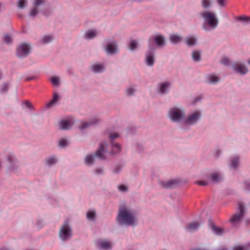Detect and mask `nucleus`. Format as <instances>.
I'll return each mask as SVG.
<instances>
[{
	"instance_id": "nucleus-1",
	"label": "nucleus",
	"mask_w": 250,
	"mask_h": 250,
	"mask_svg": "<svg viewBox=\"0 0 250 250\" xmlns=\"http://www.w3.org/2000/svg\"><path fill=\"white\" fill-rule=\"evenodd\" d=\"M116 221L120 225L134 226L137 224V218L130 209L125 206H121L119 208Z\"/></svg>"
},
{
	"instance_id": "nucleus-2",
	"label": "nucleus",
	"mask_w": 250,
	"mask_h": 250,
	"mask_svg": "<svg viewBox=\"0 0 250 250\" xmlns=\"http://www.w3.org/2000/svg\"><path fill=\"white\" fill-rule=\"evenodd\" d=\"M201 15L210 27L213 28L217 27L218 21L213 13L209 11H205L202 12Z\"/></svg>"
},
{
	"instance_id": "nucleus-3",
	"label": "nucleus",
	"mask_w": 250,
	"mask_h": 250,
	"mask_svg": "<svg viewBox=\"0 0 250 250\" xmlns=\"http://www.w3.org/2000/svg\"><path fill=\"white\" fill-rule=\"evenodd\" d=\"M168 114L172 121L179 122L183 119L185 113L182 109L174 107L170 109Z\"/></svg>"
},
{
	"instance_id": "nucleus-4",
	"label": "nucleus",
	"mask_w": 250,
	"mask_h": 250,
	"mask_svg": "<svg viewBox=\"0 0 250 250\" xmlns=\"http://www.w3.org/2000/svg\"><path fill=\"white\" fill-rule=\"evenodd\" d=\"M71 230L67 223L65 222L62 227L60 231V238L63 241H66L71 236Z\"/></svg>"
},
{
	"instance_id": "nucleus-5",
	"label": "nucleus",
	"mask_w": 250,
	"mask_h": 250,
	"mask_svg": "<svg viewBox=\"0 0 250 250\" xmlns=\"http://www.w3.org/2000/svg\"><path fill=\"white\" fill-rule=\"evenodd\" d=\"M30 46L29 44L26 43H21L17 49V54L19 57H24L29 53Z\"/></svg>"
},
{
	"instance_id": "nucleus-6",
	"label": "nucleus",
	"mask_w": 250,
	"mask_h": 250,
	"mask_svg": "<svg viewBox=\"0 0 250 250\" xmlns=\"http://www.w3.org/2000/svg\"><path fill=\"white\" fill-rule=\"evenodd\" d=\"M238 208L239 212L233 215L230 219V222L233 224L239 223L244 215V207L242 203H239Z\"/></svg>"
},
{
	"instance_id": "nucleus-7",
	"label": "nucleus",
	"mask_w": 250,
	"mask_h": 250,
	"mask_svg": "<svg viewBox=\"0 0 250 250\" xmlns=\"http://www.w3.org/2000/svg\"><path fill=\"white\" fill-rule=\"evenodd\" d=\"M232 69L237 73H240L242 75L245 74L248 71L247 67L241 63H234L232 66Z\"/></svg>"
},
{
	"instance_id": "nucleus-8",
	"label": "nucleus",
	"mask_w": 250,
	"mask_h": 250,
	"mask_svg": "<svg viewBox=\"0 0 250 250\" xmlns=\"http://www.w3.org/2000/svg\"><path fill=\"white\" fill-rule=\"evenodd\" d=\"M200 114L198 111H195L190 114L186 120V123L188 124L195 123L200 118Z\"/></svg>"
},
{
	"instance_id": "nucleus-9",
	"label": "nucleus",
	"mask_w": 250,
	"mask_h": 250,
	"mask_svg": "<svg viewBox=\"0 0 250 250\" xmlns=\"http://www.w3.org/2000/svg\"><path fill=\"white\" fill-rule=\"evenodd\" d=\"M152 41H154L156 44L160 47L163 46L166 44V39L165 37L161 35L156 36L153 40L150 39L148 41L149 44Z\"/></svg>"
},
{
	"instance_id": "nucleus-10",
	"label": "nucleus",
	"mask_w": 250,
	"mask_h": 250,
	"mask_svg": "<svg viewBox=\"0 0 250 250\" xmlns=\"http://www.w3.org/2000/svg\"><path fill=\"white\" fill-rule=\"evenodd\" d=\"M106 146V143H101L100 145V148L99 150L96 152L95 156L100 158V159H104L105 156L104 155V152Z\"/></svg>"
},
{
	"instance_id": "nucleus-11",
	"label": "nucleus",
	"mask_w": 250,
	"mask_h": 250,
	"mask_svg": "<svg viewBox=\"0 0 250 250\" xmlns=\"http://www.w3.org/2000/svg\"><path fill=\"white\" fill-rule=\"evenodd\" d=\"M106 51L107 53L111 55L116 53L118 52L116 42H114L107 44L106 47Z\"/></svg>"
},
{
	"instance_id": "nucleus-12",
	"label": "nucleus",
	"mask_w": 250,
	"mask_h": 250,
	"mask_svg": "<svg viewBox=\"0 0 250 250\" xmlns=\"http://www.w3.org/2000/svg\"><path fill=\"white\" fill-rule=\"evenodd\" d=\"M200 224L197 222H192L188 224L187 227V230L190 232L196 230L199 227Z\"/></svg>"
},
{
	"instance_id": "nucleus-13",
	"label": "nucleus",
	"mask_w": 250,
	"mask_h": 250,
	"mask_svg": "<svg viewBox=\"0 0 250 250\" xmlns=\"http://www.w3.org/2000/svg\"><path fill=\"white\" fill-rule=\"evenodd\" d=\"M72 123L69 120L62 121L60 123V128L62 129H68L71 127Z\"/></svg>"
},
{
	"instance_id": "nucleus-14",
	"label": "nucleus",
	"mask_w": 250,
	"mask_h": 250,
	"mask_svg": "<svg viewBox=\"0 0 250 250\" xmlns=\"http://www.w3.org/2000/svg\"><path fill=\"white\" fill-rule=\"evenodd\" d=\"M146 62L149 66H152L154 62V57L153 54L148 53L146 54Z\"/></svg>"
},
{
	"instance_id": "nucleus-15",
	"label": "nucleus",
	"mask_w": 250,
	"mask_h": 250,
	"mask_svg": "<svg viewBox=\"0 0 250 250\" xmlns=\"http://www.w3.org/2000/svg\"><path fill=\"white\" fill-rule=\"evenodd\" d=\"M169 40L172 43L177 44L182 41V38L177 34H171L170 35Z\"/></svg>"
},
{
	"instance_id": "nucleus-16",
	"label": "nucleus",
	"mask_w": 250,
	"mask_h": 250,
	"mask_svg": "<svg viewBox=\"0 0 250 250\" xmlns=\"http://www.w3.org/2000/svg\"><path fill=\"white\" fill-rule=\"evenodd\" d=\"M99 247L104 250H108L112 248L111 244L107 241H101L98 243Z\"/></svg>"
},
{
	"instance_id": "nucleus-17",
	"label": "nucleus",
	"mask_w": 250,
	"mask_h": 250,
	"mask_svg": "<svg viewBox=\"0 0 250 250\" xmlns=\"http://www.w3.org/2000/svg\"><path fill=\"white\" fill-rule=\"evenodd\" d=\"M207 80L209 83L215 84L219 81L220 78L214 74H210L207 76Z\"/></svg>"
},
{
	"instance_id": "nucleus-18",
	"label": "nucleus",
	"mask_w": 250,
	"mask_h": 250,
	"mask_svg": "<svg viewBox=\"0 0 250 250\" xmlns=\"http://www.w3.org/2000/svg\"><path fill=\"white\" fill-rule=\"evenodd\" d=\"M177 185V181L175 180L170 181L167 182H161V185L162 187L166 188H173Z\"/></svg>"
},
{
	"instance_id": "nucleus-19",
	"label": "nucleus",
	"mask_w": 250,
	"mask_h": 250,
	"mask_svg": "<svg viewBox=\"0 0 250 250\" xmlns=\"http://www.w3.org/2000/svg\"><path fill=\"white\" fill-rule=\"evenodd\" d=\"M59 99V96L57 93H54L53 96V99L46 104L47 108L51 107L56 102L58 101Z\"/></svg>"
},
{
	"instance_id": "nucleus-20",
	"label": "nucleus",
	"mask_w": 250,
	"mask_h": 250,
	"mask_svg": "<svg viewBox=\"0 0 250 250\" xmlns=\"http://www.w3.org/2000/svg\"><path fill=\"white\" fill-rule=\"evenodd\" d=\"M210 228L217 235H221L223 233V229L216 226L214 224H211Z\"/></svg>"
},
{
	"instance_id": "nucleus-21",
	"label": "nucleus",
	"mask_w": 250,
	"mask_h": 250,
	"mask_svg": "<svg viewBox=\"0 0 250 250\" xmlns=\"http://www.w3.org/2000/svg\"><path fill=\"white\" fill-rule=\"evenodd\" d=\"M170 84L168 83H165L160 85V92L162 94L166 93L168 91Z\"/></svg>"
},
{
	"instance_id": "nucleus-22",
	"label": "nucleus",
	"mask_w": 250,
	"mask_h": 250,
	"mask_svg": "<svg viewBox=\"0 0 250 250\" xmlns=\"http://www.w3.org/2000/svg\"><path fill=\"white\" fill-rule=\"evenodd\" d=\"M97 35V33L95 30L87 31L85 34V37L87 39H92Z\"/></svg>"
},
{
	"instance_id": "nucleus-23",
	"label": "nucleus",
	"mask_w": 250,
	"mask_h": 250,
	"mask_svg": "<svg viewBox=\"0 0 250 250\" xmlns=\"http://www.w3.org/2000/svg\"><path fill=\"white\" fill-rule=\"evenodd\" d=\"M250 249V243H248L244 246H236L233 248V250H249Z\"/></svg>"
},
{
	"instance_id": "nucleus-24",
	"label": "nucleus",
	"mask_w": 250,
	"mask_h": 250,
	"mask_svg": "<svg viewBox=\"0 0 250 250\" xmlns=\"http://www.w3.org/2000/svg\"><path fill=\"white\" fill-rule=\"evenodd\" d=\"M104 68V65L102 64H96L92 67V70L95 73L101 72Z\"/></svg>"
},
{
	"instance_id": "nucleus-25",
	"label": "nucleus",
	"mask_w": 250,
	"mask_h": 250,
	"mask_svg": "<svg viewBox=\"0 0 250 250\" xmlns=\"http://www.w3.org/2000/svg\"><path fill=\"white\" fill-rule=\"evenodd\" d=\"M192 57L194 61L198 62L200 60V53L199 51L194 50L192 53Z\"/></svg>"
},
{
	"instance_id": "nucleus-26",
	"label": "nucleus",
	"mask_w": 250,
	"mask_h": 250,
	"mask_svg": "<svg viewBox=\"0 0 250 250\" xmlns=\"http://www.w3.org/2000/svg\"><path fill=\"white\" fill-rule=\"evenodd\" d=\"M94 156L91 155H87L84 160V162L86 165H92L94 160Z\"/></svg>"
},
{
	"instance_id": "nucleus-27",
	"label": "nucleus",
	"mask_w": 250,
	"mask_h": 250,
	"mask_svg": "<svg viewBox=\"0 0 250 250\" xmlns=\"http://www.w3.org/2000/svg\"><path fill=\"white\" fill-rule=\"evenodd\" d=\"M196 42V40L194 37H188L186 39V43L189 46L194 45Z\"/></svg>"
},
{
	"instance_id": "nucleus-28",
	"label": "nucleus",
	"mask_w": 250,
	"mask_h": 250,
	"mask_svg": "<svg viewBox=\"0 0 250 250\" xmlns=\"http://www.w3.org/2000/svg\"><path fill=\"white\" fill-rule=\"evenodd\" d=\"M112 153L113 154H116L120 152L121 150L120 146L117 144H112Z\"/></svg>"
},
{
	"instance_id": "nucleus-29",
	"label": "nucleus",
	"mask_w": 250,
	"mask_h": 250,
	"mask_svg": "<svg viewBox=\"0 0 250 250\" xmlns=\"http://www.w3.org/2000/svg\"><path fill=\"white\" fill-rule=\"evenodd\" d=\"M53 40V38L51 36L47 35L44 36L41 40V42L42 43L45 44L51 42Z\"/></svg>"
},
{
	"instance_id": "nucleus-30",
	"label": "nucleus",
	"mask_w": 250,
	"mask_h": 250,
	"mask_svg": "<svg viewBox=\"0 0 250 250\" xmlns=\"http://www.w3.org/2000/svg\"><path fill=\"white\" fill-rule=\"evenodd\" d=\"M57 162V159L55 157H51L46 160V164L49 166H52Z\"/></svg>"
},
{
	"instance_id": "nucleus-31",
	"label": "nucleus",
	"mask_w": 250,
	"mask_h": 250,
	"mask_svg": "<svg viewBox=\"0 0 250 250\" xmlns=\"http://www.w3.org/2000/svg\"><path fill=\"white\" fill-rule=\"evenodd\" d=\"M220 174L217 172H214L211 175V179L213 182H218L220 180Z\"/></svg>"
},
{
	"instance_id": "nucleus-32",
	"label": "nucleus",
	"mask_w": 250,
	"mask_h": 250,
	"mask_svg": "<svg viewBox=\"0 0 250 250\" xmlns=\"http://www.w3.org/2000/svg\"><path fill=\"white\" fill-rule=\"evenodd\" d=\"M138 46V42L135 40H131L129 44V49L130 50H133Z\"/></svg>"
},
{
	"instance_id": "nucleus-33",
	"label": "nucleus",
	"mask_w": 250,
	"mask_h": 250,
	"mask_svg": "<svg viewBox=\"0 0 250 250\" xmlns=\"http://www.w3.org/2000/svg\"><path fill=\"white\" fill-rule=\"evenodd\" d=\"M51 82L54 86H58L60 85L59 79L56 76L52 77L50 78Z\"/></svg>"
},
{
	"instance_id": "nucleus-34",
	"label": "nucleus",
	"mask_w": 250,
	"mask_h": 250,
	"mask_svg": "<svg viewBox=\"0 0 250 250\" xmlns=\"http://www.w3.org/2000/svg\"><path fill=\"white\" fill-rule=\"evenodd\" d=\"M202 5L204 8L207 9L210 6V1L209 0H202Z\"/></svg>"
},
{
	"instance_id": "nucleus-35",
	"label": "nucleus",
	"mask_w": 250,
	"mask_h": 250,
	"mask_svg": "<svg viewBox=\"0 0 250 250\" xmlns=\"http://www.w3.org/2000/svg\"><path fill=\"white\" fill-rule=\"evenodd\" d=\"M239 165V159L238 157H235L231 160V166L233 167H236Z\"/></svg>"
},
{
	"instance_id": "nucleus-36",
	"label": "nucleus",
	"mask_w": 250,
	"mask_h": 250,
	"mask_svg": "<svg viewBox=\"0 0 250 250\" xmlns=\"http://www.w3.org/2000/svg\"><path fill=\"white\" fill-rule=\"evenodd\" d=\"M95 217V212L94 211H90L87 213V218L90 220H93Z\"/></svg>"
},
{
	"instance_id": "nucleus-37",
	"label": "nucleus",
	"mask_w": 250,
	"mask_h": 250,
	"mask_svg": "<svg viewBox=\"0 0 250 250\" xmlns=\"http://www.w3.org/2000/svg\"><path fill=\"white\" fill-rule=\"evenodd\" d=\"M26 3V0H19L18 3V7L21 9L23 8Z\"/></svg>"
},
{
	"instance_id": "nucleus-38",
	"label": "nucleus",
	"mask_w": 250,
	"mask_h": 250,
	"mask_svg": "<svg viewBox=\"0 0 250 250\" xmlns=\"http://www.w3.org/2000/svg\"><path fill=\"white\" fill-rule=\"evenodd\" d=\"M59 146L60 147H64L67 145V141L66 139H61L59 142Z\"/></svg>"
},
{
	"instance_id": "nucleus-39",
	"label": "nucleus",
	"mask_w": 250,
	"mask_h": 250,
	"mask_svg": "<svg viewBox=\"0 0 250 250\" xmlns=\"http://www.w3.org/2000/svg\"><path fill=\"white\" fill-rule=\"evenodd\" d=\"M4 41L5 42L9 43L12 42V39L10 35L6 34L4 36Z\"/></svg>"
},
{
	"instance_id": "nucleus-40",
	"label": "nucleus",
	"mask_w": 250,
	"mask_h": 250,
	"mask_svg": "<svg viewBox=\"0 0 250 250\" xmlns=\"http://www.w3.org/2000/svg\"><path fill=\"white\" fill-rule=\"evenodd\" d=\"M8 86L7 84L4 83L2 85L1 88L0 89V91L1 92H7L8 91Z\"/></svg>"
},
{
	"instance_id": "nucleus-41",
	"label": "nucleus",
	"mask_w": 250,
	"mask_h": 250,
	"mask_svg": "<svg viewBox=\"0 0 250 250\" xmlns=\"http://www.w3.org/2000/svg\"><path fill=\"white\" fill-rule=\"evenodd\" d=\"M118 189L122 191H126L127 190V187L124 185H121L118 186Z\"/></svg>"
},
{
	"instance_id": "nucleus-42",
	"label": "nucleus",
	"mask_w": 250,
	"mask_h": 250,
	"mask_svg": "<svg viewBox=\"0 0 250 250\" xmlns=\"http://www.w3.org/2000/svg\"><path fill=\"white\" fill-rule=\"evenodd\" d=\"M229 59L226 57H223L222 58L221 63L225 65H228L229 64Z\"/></svg>"
},
{
	"instance_id": "nucleus-43",
	"label": "nucleus",
	"mask_w": 250,
	"mask_h": 250,
	"mask_svg": "<svg viewBox=\"0 0 250 250\" xmlns=\"http://www.w3.org/2000/svg\"><path fill=\"white\" fill-rule=\"evenodd\" d=\"M250 18L246 16H241L238 18V20L242 21H247L250 20Z\"/></svg>"
},
{
	"instance_id": "nucleus-44",
	"label": "nucleus",
	"mask_w": 250,
	"mask_h": 250,
	"mask_svg": "<svg viewBox=\"0 0 250 250\" xmlns=\"http://www.w3.org/2000/svg\"><path fill=\"white\" fill-rule=\"evenodd\" d=\"M38 10L36 8H34L31 10L30 13V15L31 16H35L38 14Z\"/></svg>"
},
{
	"instance_id": "nucleus-45",
	"label": "nucleus",
	"mask_w": 250,
	"mask_h": 250,
	"mask_svg": "<svg viewBox=\"0 0 250 250\" xmlns=\"http://www.w3.org/2000/svg\"><path fill=\"white\" fill-rule=\"evenodd\" d=\"M134 92V90L132 88H129L126 91V94L127 95H132Z\"/></svg>"
},
{
	"instance_id": "nucleus-46",
	"label": "nucleus",
	"mask_w": 250,
	"mask_h": 250,
	"mask_svg": "<svg viewBox=\"0 0 250 250\" xmlns=\"http://www.w3.org/2000/svg\"><path fill=\"white\" fill-rule=\"evenodd\" d=\"M44 2V0H35V5L36 6H38L42 4H43Z\"/></svg>"
},
{
	"instance_id": "nucleus-47",
	"label": "nucleus",
	"mask_w": 250,
	"mask_h": 250,
	"mask_svg": "<svg viewBox=\"0 0 250 250\" xmlns=\"http://www.w3.org/2000/svg\"><path fill=\"white\" fill-rule=\"evenodd\" d=\"M90 125V124L89 123H87V122L82 123L81 124V128L82 129H83V128H85L88 127Z\"/></svg>"
},
{
	"instance_id": "nucleus-48",
	"label": "nucleus",
	"mask_w": 250,
	"mask_h": 250,
	"mask_svg": "<svg viewBox=\"0 0 250 250\" xmlns=\"http://www.w3.org/2000/svg\"><path fill=\"white\" fill-rule=\"evenodd\" d=\"M118 134L117 133H113L110 134L109 138L111 139H114L118 137Z\"/></svg>"
},
{
	"instance_id": "nucleus-49",
	"label": "nucleus",
	"mask_w": 250,
	"mask_h": 250,
	"mask_svg": "<svg viewBox=\"0 0 250 250\" xmlns=\"http://www.w3.org/2000/svg\"><path fill=\"white\" fill-rule=\"evenodd\" d=\"M103 171V170L102 168H98L95 170V173L97 175H100V174H102Z\"/></svg>"
},
{
	"instance_id": "nucleus-50",
	"label": "nucleus",
	"mask_w": 250,
	"mask_h": 250,
	"mask_svg": "<svg viewBox=\"0 0 250 250\" xmlns=\"http://www.w3.org/2000/svg\"><path fill=\"white\" fill-rule=\"evenodd\" d=\"M196 183L198 184L200 186H206L207 185V183L206 181H201L196 182Z\"/></svg>"
},
{
	"instance_id": "nucleus-51",
	"label": "nucleus",
	"mask_w": 250,
	"mask_h": 250,
	"mask_svg": "<svg viewBox=\"0 0 250 250\" xmlns=\"http://www.w3.org/2000/svg\"><path fill=\"white\" fill-rule=\"evenodd\" d=\"M218 3L222 6H223L225 4V0H217Z\"/></svg>"
},
{
	"instance_id": "nucleus-52",
	"label": "nucleus",
	"mask_w": 250,
	"mask_h": 250,
	"mask_svg": "<svg viewBox=\"0 0 250 250\" xmlns=\"http://www.w3.org/2000/svg\"><path fill=\"white\" fill-rule=\"evenodd\" d=\"M121 169V167L120 166L117 167L114 170V172L115 173H117L119 172Z\"/></svg>"
},
{
	"instance_id": "nucleus-53",
	"label": "nucleus",
	"mask_w": 250,
	"mask_h": 250,
	"mask_svg": "<svg viewBox=\"0 0 250 250\" xmlns=\"http://www.w3.org/2000/svg\"><path fill=\"white\" fill-rule=\"evenodd\" d=\"M24 103L26 107H27L28 108H31V104L29 101H25Z\"/></svg>"
},
{
	"instance_id": "nucleus-54",
	"label": "nucleus",
	"mask_w": 250,
	"mask_h": 250,
	"mask_svg": "<svg viewBox=\"0 0 250 250\" xmlns=\"http://www.w3.org/2000/svg\"><path fill=\"white\" fill-rule=\"evenodd\" d=\"M246 188L248 190H250V184L246 183Z\"/></svg>"
},
{
	"instance_id": "nucleus-55",
	"label": "nucleus",
	"mask_w": 250,
	"mask_h": 250,
	"mask_svg": "<svg viewBox=\"0 0 250 250\" xmlns=\"http://www.w3.org/2000/svg\"><path fill=\"white\" fill-rule=\"evenodd\" d=\"M8 161L11 164L12 163L13 158L11 156H8L7 157Z\"/></svg>"
},
{
	"instance_id": "nucleus-56",
	"label": "nucleus",
	"mask_w": 250,
	"mask_h": 250,
	"mask_svg": "<svg viewBox=\"0 0 250 250\" xmlns=\"http://www.w3.org/2000/svg\"><path fill=\"white\" fill-rule=\"evenodd\" d=\"M98 123V121L95 122V123ZM90 124L91 125V124H94V123H90Z\"/></svg>"
},
{
	"instance_id": "nucleus-57",
	"label": "nucleus",
	"mask_w": 250,
	"mask_h": 250,
	"mask_svg": "<svg viewBox=\"0 0 250 250\" xmlns=\"http://www.w3.org/2000/svg\"><path fill=\"white\" fill-rule=\"evenodd\" d=\"M98 123V121L95 122V123ZM90 124L91 125V124H94V123H90Z\"/></svg>"
},
{
	"instance_id": "nucleus-58",
	"label": "nucleus",
	"mask_w": 250,
	"mask_h": 250,
	"mask_svg": "<svg viewBox=\"0 0 250 250\" xmlns=\"http://www.w3.org/2000/svg\"><path fill=\"white\" fill-rule=\"evenodd\" d=\"M98 123V121L95 122V123ZM90 124L91 125V124H94V123H90Z\"/></svg>"
},
{
	"instance_id": "nucleus-59",
	"label": "nucleus",
	"mask_w": 250,
	"mask_h": 250,
	"mask_svg": "<svg viewBox=\"0 0 250 250\" xmlns=\"http://www.w3.org/2000/svg\"><path fill=\"white\" fill-rule=\"evenodd\" d=\"M248 63H249V64H250V59L249 60Z\"/></svg>"
}]
</instances>
